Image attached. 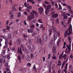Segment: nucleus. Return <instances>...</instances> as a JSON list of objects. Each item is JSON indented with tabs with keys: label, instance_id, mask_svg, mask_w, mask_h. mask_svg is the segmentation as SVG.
Returning <instances> with one entry per match:
<instances>
[{
	"label": "nucleus",
	"instance_id": "f257e3e1",
	"mask_svg": "<svg viewBox=\"0 0 73 73\" xmlns=\"http://www.w3.org/2000/svg\"><path fill=\"white\" fill-rule=\"evenodd\" d=\"M32 12H30V14H31V16L29 15L27 16V20L29 21H31L32 20V19H33L35 18V16H34V13L35 14L36 16L37 17L38 16V13L36 11H35V10H33L32 11Z\"/></svg>",
	"mask_w": 73,
	"mask_h": 73
},
{
	"label": "nucleus",
	"instance_id": "f03ea898",
	"mask_svg": "<svg viewBox=\"0 0 73 73\" xmlns=\"http://www.w3.org/2000/svg\"><path fill=\"white\" fill-rule=\"evenodd\" d=\"M21 50L23 51H24V50H25V46L23 44H21L20 46V50H19V49L18 50V52L19 54H23V52L21 51Z\"/></svg>",
	"mask_w": 73,
	"mask_h": 73
},
{
	"label": "nucleus",
	"instance_id": "7ed1b4c3",
	"mask_svg": "<svg viewBox=\"0 0 73 73\" xmlns=\"http://www.w3.org/2000/svg\"><path fill=\"white\" fill-rule=\"evenodd\" d=\"M27 48L30 52H33L35 50V48L33 45H32V47L29 45H28Z\"/></svg>",
	"mask_w": 73,
	"mask_h": 73
},
{
	"label": "nucleus",
	"instance_id": "20e7f679",
	"mask_svg": "<svg viewBox=\"0 0 73 73\" xmlns=\"http://www.w3.org/2000/svg\"><path fill=\"white\" fill-rule=\"evenodd\" d=\"M52 31L54 33H56L57 32V29L54 26H52L51 30L50 29L49 31V35L50 36L52 34Z\"/></svg>",
	"mask_w": 73,
	"mask_h": 73
},
{
	"label": "nucleus",
	"instance_id": "39448f33",
	"mask_svg": "<svg viewBox=\"0 0 73 73\" xmlns=\"http://www.w3.org/2000/svg\"><path fill=\"white\" fill-rule=\"evenodd\" d=\"M66 46H67V48L65 52L66 53H67V54H69L70 53V51L71 50V48H68L69 46H68V44H67Z\"/></svg>",
	"mask_w": 73,
	"mask_h": 73
},
{
	"label": "nucleus",
	"instance_id": "423d86ee",
	"mask_svg": "<svg viewBox=\"0 0 73 73\" xmlns=\"http://www.w3.org/2000/svg\"><path fill=\"white\" fill-rule=\"evenodd\" d=\"M51 8V6L49 5H48L47 7V8L45 10V14L46 15H48V12H49V10L48 9H49L50 8Z\"/></svg>",
	"mask_w": 73,
	"mask_h": 73
},
{
	"label": "nucleus",
	"instance_id": "0eeeda50",
	"mask_svg": "<svg viewBox=\"0 0 73 73\" xmlns=\"http://www.w3.org/2000/svg\"><path fill=\"white\" fill-rule=\"evenodd\" d=\"M67 58V55L66 54H64L62 56L61 58H59V59L60 60H61V59H64V60H65Z\"/></svg>",
	"mask_w": 73,
	"mask_h": 73
},
{
	"label": "nucleus",
	"instance_id": "6e6552de",
	"mask_svg": "<svg viewBox=\"0 0 73 73\" xmlns=\"http://www.w3.org/2000/svg\"><path fill=\"white\" fill-rule=\"evenodd\" d=\"M38 11L40 15H42V11H44V9H43L42 7H40V8H38Z\"/></svg>",
	"mask_w": 73,
	"mask_h": 73
},
{
	"label": "nucleus",
	"instance_id": "1a4fd4ad",
	"mask_svg": "<svg viewBox=\"0 0 73 73\" xmlns=\"http://www.w3.org/2000/svg\"><path fill=\"white\" fill-rule=\"evenodd\" d=\"M0 37H1V38H4V39H5V43H6L8 42V38H6V36H5L3 35V36H2V35H1L0 36Z\"/></svg>",
	"mask_w": 73,
	"mask_h": 73
},
{
	"label": "nucleus",
	"instance_id": "9d476101",
	"mask_svg": "<svg viewBox=\"0 0 73 73\" xmlns=\"http://www.w3.org/2000/svg\"><path fill=\"white\" fill-rule=\"evenodd\" d=\"M47 38H48V36H47V35H46L45 34H44L43 36L44 41H46Z\"/></svg>",
	"mask_w": 73,
	"mask_h": 73
},
{
	"label": "nucleus",
	"instance_id": "9b49d317",
	"mask_svg": "<svg viewBox=\"0 0 73 73\" xmlns=\"http://www.w3.org/2000/svg\"><path fill=\"white\" fill-rule=\"evenodd\" d=\"M72 25H70V27H69V28L68 29V31H69V33L70 34H72V32L70 31V29L71 30V32H72Z\"/></svg>",
	"mask_w": 73,
	"mask_h": 73
},
{
	"label": "nucleus",
	"instance_id": "f8f14e48",
	"mask_svg": "<svg viewBox=\"0 0 73 73\" xmlns=\"http://www.w3.org/2000/svg\"><path fill=\"white\" fill-rule=\"evenodd\" d=\"M21 40L20 38H18L17 40V43L18 45H20L21 44Z\"/></svg>",
	"mask_w": 73,
	"mask_h": 73
},
{
	"label": "nucleus",
	"instance_id": "ddd939ff",
	"mask_svg": "<svg viewBox=\"0 0 73 73\" xmlns=\"http://www.w3.org/2000/svg\"><path fill=\"white\" fill-rule=\"evenodd\" d=\"M24 5L25 7H27V9H32V8L31 6H27V5L26 3H24Z\"/></svg>",
	"mask_w": 73,
	"mask_h": 73
},
{
	"label": "nucleus",
	"instance_id": "4468645a",
	"mask_svg": "<svg viewBox=\"0 0 73 73\" xmlns=\"http://www.w3.org/2000/svg\"><path fill=\"white\" fill-rule=\"evenodd\" d=\"M38 41L39 43L41 44V45H43V42L42 41V40L41 39V38H40L38 40Z\"/></svg>",
	"mask_w": 73,
	"mask_h": 73
},
{
	"label": "nucleus",
	"instance_id": "2eb2a0df",
	"mask_svg": "<svg viewBox=\"0 0 73 73\" xmlns=\"http://www.w3.org/2000/svg\"><path fill=\"white\" fill-rule=\"evenodd\" d=\"M64 35L65 37H66L68 35H69V36H70V34H69V33H68V32H67V31H66L65 32Z\"/></svg>",
	"mask_w": 73,
	"mask_h": 73
},
{
	"label": "nucleus",
	"instance_id": "dca6fc26",
	"mask_svg": "<svg viewBox=\"0 0 73 73\" xmlns=\"http://www.w3.org/2000/svg\"><path fill=\"white\" fill-rule=\"evenodd\" d=\"M58 14L56 13L53 15H52V17H53V18H56L58 17Z\"/></svg>",
	"mask_w": 73,
	"mask_h": 73
},
{
	"label": "nucleus",
	"instance_id": "f3484780",
	"mask_svg": "<svg viewBox=\"0 0 73 73\" xmlns=\"http://www.w3.org/2000/svg\"><path fill=\"white\" fill-rule=\"evenodd\" d=\"M26 60L28 61H29L30 60V57L29 55H27L26 57Z\"/></svg>",
	"mask_w": 73,
	"mask_h": 73
},
{
	"label": "nucleus",
	"instance_id": "a211bd4d",
	"mask_svg": "<svg viewBox=\"0 0 73 73\" xmlns=\"http://www.w3.org/2000/svg\"><path fill=\"white\" fill-rule=\"evenodd\" d=\"M5 46H3V49H5V48H8V42L6 43L5 42Z\"/></svg>",
	"mask_w": 73,
	"mask_h": 73
},
{
	"label": "nucleus",
	"instance_id": "6ab92c4d",
	"mask_svg": "<svg viewBox=\"0 0 73 73\" xmlns=\"http://www.w3.org/2000/svg\"><path fill=\"white\" fill-rule=\"evenodd\" d=\"M54 41H55V40H56L57 39V35H56V34H54Z\"/></svg>",
	"mask_w": 73,
	"mask_h": 73
},
{
	"label": "nucleus",
	"instance_id": "aec40b11",
	"mask_svg": "<svg viewBox=\"0 0 73 73\" xmlns=\"http://www.w3.org/2000/svg\"><path fill=\"white\" fill-rule=\"evenodd\" d=\"M30 28L31 29H33L35 28V25L32 24L30 26Z\"/></svg>",
	"mask_w": 73,
	"mask_h": 73
},
{
	"label": "nucleus",
	"instance_id": "412c9836",
	"mask_svg": "<svg viewBox=\"0 0 73 73\" xmlns=\"http://www.w3.org/2000/svg\"><path fill=\"white\" fill-rule=\"evenodd\" d=\"M6 70H7V73H11V72L10 71V70L8 68H6L5 69Z\"/></svg>",
	"mask_w": 73,
	"mask_h": 73
},
{
	"label": "nucleus",
	"instance_id": "4be33fe9",
	"mask_svg": "<svg viewBox=\"0 0 73 73\" xmlns=\"http://www.w3.org/2000/svg\"><path fill=\"white\" fill-rule=\"evenodd\" d=\"M5 52H6L5 50H5H3V51H2V53H1V55L2 56H3V55H4V53H5Z\"/></svg>",
	"mask_w": 73,
	"mask_h": 73
},
{
	"label": "nucleus",
	"instance_id": "5701e85b",
	"mask_svg": "<svg viewBox=\"0 0 73 73\" xmlns=\"http://www.w3.org/2000/svg\"><path fill=\"white\" fill-rule=\"evenodd\" d=\"M17 69L19 71H22L23 70V68L21 67H18Z\"/></svg>",
	"mask_w": 73,
	"mask_h": 73
},
{
	"label": "nucleus",
	"instance_id": "b1692460",
	"mask_svg": "<svg viewBox=\"0 0 73 73\" xmlns=\"http://www.w3.org/2000/svg\"><path fill=\"white\" fill-rule=\"evenodd\" d=\"M67 8L68 10L72 9V7L70 6H67Z\"/></svg>",
	"mask_w": 73,
	"mask_h": 73
},
{
	"label": "nucleus",
	"instance_id": "393cba45",
	"mask_svg": "<svg viewBox=\"0 0 73 73\" xmlns=\"http://www.w3.org/2000/svg\"><path fill=\"white\" fill-rule=\"evenodd\" d=\"M28 42H29V44L30 45H31L32 44V40L30 39H28Z\"/></svg>",
	"mask_w": 73,
	"mask_h": 73
},
{
	"label": "nucleus",
	"instance_id": "a878e982",
	"mask_svg": "<svg viewBox=\"0 0 73 73\" xmlns=\"http://www.w3.org/2000/svg\"><path fill=\"white\" fill-rule=\"evenodd\" d=\"M12 35L10 33L8 35V38L9 39H11L12 38Z\"/></svg>",
	"mask_w": 73,
	"mask_h": 73
},
{
	"label": "nucleus",
	"instance_id": "bb28decb",
	"mask_svg": "<svg viewBox=\"0 0 73 73\" xmlns=\"http://www.w3.org/2000/svg\"><path fill=\"white\" fill-rule=\"evenodd\" d=\"M58 5H59V8L58 9V10L62 9V7H61V5L60 4V3H59Z\"/></svg>",
	"mask_w": 73,
	"mask_h": 73
},
{
	"label": "nucleus",
	"instance_id": "cd10ccee",
	"mask_svg": "<svg viewBox=\"0 0 73 73\" xmlns=\"http://www.w3.org/2000/svg\"><path fill=\"white\" fill-rule=\"evenodd\" d=\"M57 46H59V45H60V40L58 39V41L57 42Z\"/></svg>",
	"mask_w": 73,
	"mask_h": 73
},
{
	"label": "nucleus",
	"instance_id": "c85d7f7f",
	"mask_svg": "<svg viewBox=\"0 0 73 73\" xmlns=\"http://www.w3.org/2000/svg\"><path fill=\"white\" fill-rule=\"evenodd\" d=\"M56 33V34H57V35H58V37H59V36H60V32H57V31H56V33Z\"/></svg>",
	"mask_w": 73,
	"mask_h": 73
},
{
	"label": "nucleus",
	"instance_id": "c756f323",
	"mask_svg": "<svg viewBox=\"0 0 73 73\" xmlns=\"http://www.w3.org/2000/svg\"><path fill=\"white\" fill-rule=\"evenodd\" d=\"M52 58L53 60H56V57L54 56V54H53V56L52 57Z\"/></svg>",
	"mask_w": 73,
	"mask_h": 73
},
{
	"label": "nucleus",
	"instance_id": "7c9ffc66",
	"mask_svg": "<svg viewBox=\"0 0 73 73\" xmlns=\"http://www.w3.org/2000/svg\"><path fill=\"white\" fill-rule=\"evenodd\" d=\"M38 21L39 23H41V24H42V23H43L42 22V21L41 19H38Z\"/></svg>",
	"mask_w": 73,
	"mask_h": 73
},
{
	"label": "nucleus",
	"instance_id": "2f4dec72",
	"mask_svg": "<svg viewBox=\"0 0 73 73\" xmlns=\"http://www.w3.org/2000/svg\"><path fill=\"white\" fill-rule=\"evenodd\" d=\"M68 11L70 14H73V11L71 9L70 10H68Z\"/></svg>",
	"mask_w": 73,
	"mask_h": 73
},
{
	"label": "nucleus",
	"instance_id": "473e14b6",
	"mask_svg": "<svg viewBox=\"0 0 73 73\" xmlns=\"http://www.w3.org/2000/svg\"><path fill=\"white\" fill-rule=\"evenodd\" d=\"M0 63L2 64H3V59H0Z\"/></svg>",
	"mask_w": 73,
	"mask_h": 73
},
{
	"label": "nucleus",
	"instance_id": "72a5a7b5",
	"mask_svg": "<svg viewBox=\"0 0 73 73\" xmlns=\"http://www.w3.org/2000/svg\"><path fill=\"white\" fill-rule=\"evenodd\" d=\"M18 60H19L20 62H21V57L20 56H18Z\"/></svg>",
	"mask_w": 73,
	"mask_h": 73
},
{
	"label": "nucleus",
	"instance_id": "f704fd0d",
	"mask_svg": "<svg viewBox=\"0 0 73 73\" xmlns=\"http://www.w3.org/2000/svg\"><path fill=\"white\" fill-rule=\"evenodd\" d=\"M13 18H14V16H13V15H11V16L10 17V19H13Z\"/></svg>",
	"mask_w": 73,
	"mask_h": 73
},
{
	"label": "nucleus",
	"instance_id": "c9c22d12",
	"mask_svg": "<svg viewBox=\"0 0 73 73\" xmlns=\"http://www.w3.org/2000/svg\"><path fill=\"white\" fill-rule=\"evenodd\" d=\"M21 16V13L20 12H19L18 14L17 17H20V16Z\"/></svg>",
	"mask_w": 73,
	"mask_h": 73
},
{
	"label": "nucleus",
	"instance_id": "e433bc0d",
	"mask_svg": "<svg viewBox=\"0 0 73 73\" xmlns=\"http://www.w3.org/2000/svg\"><path fill=\"white\" fill-rule=\"evenodd\" d=\"M5 68L8 67V64L7 63H6L5 65Z\"/></svg>",
	"mask_w": 73,
	"mask_h": 73
},
{
	"label": "nucleus",
	"instance_id": "4c0bfd02",
	"mask_svg": "<svg viewBox=\"0 0 73 73\" xmlns=\"http://www.w3.org/2000/svg\"><path fill=\"white\" fill-rule=\"evenodd\" d=\"M56 49H57V46H53V49L52 50H56Z\"/></svg>",
	"mask_w": 73,
	"mask_h": 73
},
{
	"label": "nucleus",
	"instance_id": "58836bf2",
	"mask_svg": "<svg viewBox=\"0 0 73 73\" xmlns=\"http://www.w3.org/2000/svg\"><path fill=\"white\" fill-rule=\"evenodd\" d=\"M8 59H9L10 58V54H9L7 55H6Z\"/></svg>",
	"mask_w": 73,
	"mask_h": 73
},
{
	"label": "nucleus",
	"instance_id": "ea45409f",
	"mask_svg": "<svg viewBox=\"0 0 73 73\" xmlns=\"http://www.w3.org/2000/svg\"><path fill=\"white\" fill-rule=\"evenodd\" d=\"M56 21L57 24H58L59 23V20L58 19V18L57 19H56Z\"/></svg>",
	"mask_w": 73,
	"mask_h": 73
},
{
	"label": "nucleus",
	"instance_id": "a19ab883",
	"mask_svg": "<svg viewBox=\"0 0 73 73\" xmlns=\"http://www.w3.org/2000/svg\"><path fill=\"white\" fill-rule=\"evenodd\" d=\"M36 19H34L32 21V23H36Z\"/></svg>",
	"mask_w": 73,
	"mask_h": 73
},
{
	"label": "nucleus",
	"instance_id": "79ce46f5",
	"mask_svg": "<svg viewBox=\"0 0 73 73\" xmlns=\"http://www.w3.org/2000/svg\"><path fill=\"white\" fill-rule=\"evenodd\" d=\"M48 69L49 72H51V66H50L48 67Z\"/></svg>",
	"mask_w": 73,
	"mask_h": 73
},
{
	"label": "nucleus",
	"instance_id": "37998d69",
	"mask_svg": "<svg viewBox=\"0 0 73 73\" xmlns=\"http://www.w3.org/2000/svg\"><path fill=\"white\" fill-rule=\"evenodd\" d=\"M28 66H31V64L30 63H27L26 64Z\"/></svg>",
	"mask_w": 73,
	"mask_h": 73
},
{
	"label": "nucleus",
	"instance_id": "c03bdc74",
	"mask_svg": "<svg viewBox=\"0 0 73 73\" xmlns=\"http://www.w3.org/2000/svg\"><path fill=\"white\" fill-rule=\"evenodd\" d=\"M64 52H63L62 53V54H60V55L59 56V58H61V56H62L64 54Z\"/></svg>",
	"mask_w": 73,
	"mask_h": 73
},
{
	"label": "nucleus",
	"instance_id": "a18cd8bd",
	"mask_svg": "<svg viewBox=\"0 0 73 73\" xmlns=\"http://www.w3.org/2000/svg\"><path fill=\"white\" fill-rule=\"evenodd\" d=\"M72 42V40H71L70 42V45L69 46H68V48H71V42Z\"/></svg>",
	"mask_w": 73,
	"mask_h": 73
},
{
	"label": "nucleus",
	"instance_id": "49530a36",
	"mask_svg": "<svg viewBox=\"0 0 73 73\" xmlns=\"http://www.w3.org/2000/svg\"><path fill=\"white\" fill-rule=\"evenodd\" d=\"M6 29L7 30H9V29H10V27H9V26H6Z\"/></svg>",
	"mask_w": 73,
	"mask_h": 73
},
{
	"label": "nucleus",
	"instance_id": "de8ad7c7",
	"mask_svg": "<svg viewBox=\"0 0 73 73\" xmlns=\"http://www.w3.org/2000/svg\"><path fill=\"white\" fill-rule=\"evenodd\" d=\"M12 9L13 11H15L16 10V8L15 6H12Z\"/></svg>",
	"mask_w": 73,
	"mask_h": 73
},
{
	"label": "nucleus",
	"instance_id": "09e8293b",
	"mask_svg": "<svg viewBox=\"0 0 73 73\" xmlns=\"http://www.w3.org/2000/svg\"><path fill=\"white\" fill-rule=\"evenodd\" d=\"M36 34H37V33L36 32H34L33 34H32V36H35Z\"/></svg>",
	"mask_w": 73,
	"mask_h": 73
},
{
	"label": "nucleus",
	"instance_id": "8fccbe9b",
	"mask_svg": "<svg viewBox=\"0 0 73 73\" xmlns=\"http://www.w3.org/2000/svg\"><path fill=\"white\" fill-rule=\"evenodd\" d=\"M52 52H53V54H54V53H56V50H52Z\"/></svg>",
	"mask_w": 73,
	"mask_h": 73
},
{
	"label": "nucleus",
	"instance_id": "3c124183",
	"mask_svg": "<svg viewBox=\"0 0 73 73\" xmlns=\"http://www.w3.org/2000/svg\"><path fill=\"white\" fill-rule=\"evenodd\" d=\"M68 64L67 63L66 64V66L65 67V70H66L67 69H68V68L67 67H68Z\"/></svg>",
	"mask_w": 73,
	"mask_h": 73
},
{
	"label": "nucleus",
	"instance_id": "603ef678",
	"mask_svg": "<svg viewBox=\"0 0 73 73\" xmlns=\"http://www.w3.org/2000/svg\"><path fill=\"white\" fill-rule=\"evenodd\" d=\"M7 55H6V56H3V55L2 56H1V57H2V58L3 59H5V58H7Z\"/></svg>",
	"mask_w": 73,
	"mask_h": 73
},
{
	"label": "nucleus",
	"instance_id": "864d4df0",
	"mask_svg": "<svg viewBox=\"0 0 73 73\" xmlns=\"http://www.w3.org/2000/svg\"><path fill=\"white\" fill-rule=\"evenodd\" d=\"M31 3H32V4H34L35 3V1H33V0H31Z\"/></svg>",
	"mask_w": 73,
	"mask_h": 73
},
{
	"label": "nucleus",
	"instance_id": "5fc2aeb1",
	"mask_svg": "<svg viewBox=\"0 0 73 73\" xmlns=\"http://www.w3.org/2000/svg\"><path fill=\"white\" fill-rule=\"evenodd\" d=\"M23 14L25 15H28V13L27 12H26V11H25L24 12Z\"/></svg>",
	"mask_w": 73,
	"mask_h": 73
},
{
	"label": "nucleus",
	"instance_id": "6e6d98bb",
	"mask_svg": "<svg viewBox=\"0 0 73 73\" xmlns=\"http://www.w3.org/2000/svg\"><path fill=\"white\" fill-rule=\"evenodd\" d=\"M9 15H13V13L12 12V11H9Z\"/></svg>",
	"mask_w": 73,
	"mask_h": 73
},
{
	"label": "nucleus",
	"instance_id": "4d7b16f0",
	"mask_svg": "<svg viewBox=\"0 0 73 73\" xmlns=\"http://www.w3.org/2000/svg\"><path fill=\"white\" fill-rule=\"evenodd\" d=\"M3 33H5L6 32V29H4L3 30Z\"/></svg>",
	"mask_w": 73,
	"mask_h": 73
},
{
	"label": "nucleus",
	"instance_id": "13d9d810",
	"mask_svg": "<svg viewBox=\"0 0 73 73\" xmlns=\"http://www.w3.org/2000/svg\"><path fill=\"white\" fill-rule=\"evenodd\" d=\"M55 5L56 8H57V9L58 8V5H57V4L56 3H55Z\"/></svg>",
	"mask_w": 73,
	"mask_h": 73
},
{
	"label": "nucleus",
	"instance_id": "bf43d9fd",
	"mask_svg": "<svg viewBox=\"0 0 73 73\" xmlns=\"http://www.w3.org/2000/svg\"><path fill=\"white\" fill-rule=\"evenodd\" d=\"M68 38L69 41H70V40H71V38L70 36H68Z\"/></svg>",
	"mask_w": 73,
	"mask_h": 73
},
{
	"label": "nucleus",
	"instance_id": "052dcab7",
	"mask_svg": "<svg viewBox=\"0 0 73 73\" xmlns=\"http://www.w3.org/2000/svg\"><path fill=\"white\" fill-rule=\"evenodd\" d=\"M9 44L10 45H12V41H10L9 42Z\"/></svg>",
	"mask_w": 73,
	"mask_h": 73
},
{
	"label": "nucleus",
	"instance_id": "680f3d73",
	"mask_svg": "<svg viewBox=\"0 0 73 73\" xmlns=\"http://www.w3.org/2000/svg\"><path fill=\"white\" fill-rule=\"evenodd\" d=\"M54 11H53L50 14L52 16V15H54Z\"/></svg>",
	"mask_w": 73,
	"mask_h": 73
},
{
	"label": "nucleus",
	"instance_id": "e2e57ef3",
	"mask_svg": "<svg viewBox=\"0 0 73 73\" xmlns=\"http://www.w3.org/2000/svg\"><path fill=\"white\" fill-rule=\"evenodd\" d=\"M23 22L24 23V24L25 25H27V22H26V21H24Z\"/></svg>",
	"mask_w": 73,
	"mask_h": 73
},
{
	"label": "nucleus",
	"instance_id": "0e129e2a",
	"mask_svg": "<svg viewBox=\"0 0 73 73\" xmlns=\"http://www.w3.org/2000/svg\"><path fill=\"white\" fill-rule=\"evenodd\" d=\"M30 55H31V58H32L33 57V54H30Z\"/></svg>",
	"mask_w": 73,
	"mask_h": 73
},
{
	"label": "nucleus",
	"instance_id": "69168bd1",
	"mask_svg": "<svg viewBox=\"0 0 73 73\" xmlns=\"http://www.w3.org/2000/svg\"><path fill=\"white\" fill-rule=\"evenodd\" d=\"M23 37H24L27 38L28 37V36L27 35L25 34L23 35Z\"/></svg>",
	"mask_w": 73,
	"mask_h": 73
},
{
	"label": "nucleus",
	"instance_id": "338daca9",
	"mask_svg": "<svg viewBox=\"0 0 73 73\" xmlns=\"http://www.w3.org/2000/svg\"><path fill=\"white\" fill-rule=\"evenodd\" d=\"M64 19H67V16H65L64 17H63Z\"/></svg>",
	"mask_w": 73,
	"mask_h": 73
},
{
	"label": "nucleus",
	"instance_id": "774afa93",
	"mask_svg": "<svg viewBox=\"0 0 73 73\" xmlns=\"http://www.w3.org/2000/svg\"><path fill=\"white\" fill-rule=\"evenodd\" d=\"M63 70L65 73H67V70H66L64 69H63Z\"/></svg>",
	"mask_w": 73,
	"mask_h": 73
}]
</instances>
